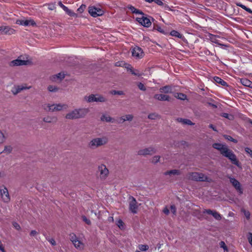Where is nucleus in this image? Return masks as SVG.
Returning a JSON list of instances; mask_svg holds the SVG:
<instances>
[{
	"label": "nucleus",
	"instance_id": "a211bd4d",
	"mask_svg": "<svg viewBox=\"0 0 252 252\" xmlns=\"http://www.w3.org/2000/svg\"><path fill=\"white\" fill-rule=\"evenodd\" d=\"M28 61L22 60L20 59L19 58H18L16 60L10 62V63H9V65L11 66H15L26 65L28 64Z\"/></svg>",
	"mask_w": 252,
	"mask_h": 252
},
{
	"label": "nucleus",
	"instance_id": "473e14b6",
	"mask_svg": "<svg viewBox=\"0 0 252 252\" xmlns=\"http://www.w3.org/2000/svg\"><path fill=\"white\" fill-rule=\"evenodd\" d=\"M7 139L6 135L0 130V145L3 144Z\"/></svg>",
	"mask_w": 252,
	"mask_h": 252
},
{
	"label": "nucleus",
	"instance_id": "a18cd8bd",
	"mask_svg": "<svg viewBox=\"0 0 252 252\" xmlns=\"http://www.w3.org/2000/svg\"><path fill=\"white\" fill-rule=\"evenodd\" d=\"M247 238L250 245L252 246V233L249 232L247 235Z\"/></svg>",
	"mask_w": 252,
	"mask_h": 252
},
{
	"label": "nucleus",
	"instance_id": "2eb2a0df",
	"mask_svg": "<svg viewBox=\"0 0 252 252\" xmlns=\"http://www.w3.org/2000/svg\"><path fill=\"white\" fill-rule=\"evenodd\" d=\"M136 20L144 27H149L151 25L150 19L144 15H142L141 18H137Z\"/></svg>",
	"mask_w": 252,
	"mask_h": 252
},
{
	"label": "nucleus",
	"instance_id": "c756f323",
	"mask_svg": "<svg viewBox=\"0 0 252 252\" xmlns=\"http://www.w3.org/2000/svg\"><path fill=\"white\" fill-rule=\"evenodd\" d=\"M56 121V118L48 116L43 118V121L47 123H51Z\"/></svg>",
	"mask_w": 252,
	"mask_h": 252
},
{
	"label": "nucleus",
	"instance_id": "de8ad7c7",
	"mask_svg": "<svg viewBox=\"0 0 252 252\" xmlns=\"http://www.w3.org/2000/svg\"><path fill=\"white\" fill-rule=\"evenodd\" d=\"M86 6L85 4H82L77 9V11L80 13H82L86 9Z\"/></svg>",
	"mask_w": 252,
	"mask_h": 252
},
{
	"label": "nucleus",
	"instance_id": "13d9d810",
	"mask_svg": "<svg viewBox=\"0 0 252 252\" xmlns=\"http://www.w3.org/2000/svg\"><path fill=\"white\" fill-rule=\"evenodd\" d=\"M220 246L221 248H222L224 250H226L227 246H226L225 243L223 241H221L220 242Z\"/></svg>",
	"mask_w": 252,
	"mask_h": 252
},
{
	"label": "nucleus",
	"instance_id": "4c0bfd02",
	"mask_svg": "<svg viewBox=\"0 0 252 252\" xmlns=\"http://www.w3.org/2000/svg\"><path fill=\"white\" fill-rule=\"evenodd\" d=\"M170 34L173 36L177 37L179 38L182 37V35L177 31L173 30L171 32Z\"/></svg>",
	"mask_w": 252,
	"mask_h": 252
},
{
	"label": "nucleus",
	"instance_id": "5701e85b",
	"mask_svg": "<svg viewBox=\"0 0 252 252\" xmlns=\"http://www.w3.org/2000/svg\"><path fill=\"white\" fill-rule=\"evenodd\" d=\"M74 247L78 250L82 251L84 249V244L81 241L78 239L73 244Z\"/></svg>",
	"mask_w": 252,
	"mask_h": 252
},
{
	"label": "nucleus",
	"instance_id": "a878e982",
	"mask_svg": "<svg viewBox=\"0 0 252 252\" xmlns=\"http://www.w3.org/2000/svg\"><path fill=\"white\" fill-rule=\"evenodd\" d=\"M12 151L13 147L11 145H5L3 151L0 153H4L8 155L11 153Z\"/></svg>",
	"mask_w": 252,
	"mask_h": 252
},
{
	"label": "nucleus",
	"instance_id": "3c124183",
	"mask_svg": "<svg viewBox=\"0 0 252 252\" xmlns=\"http://www.w3.org/2000/svg\"><path fill=\"white\" fill-rule=\"evenodd\" d=\"M13 227L17 229V230H20L21 229V227L20 225L16 222H13Z\"/></svg>",
	"mask_w": 252,
	"mask_h": 252
},
{
	"label": "nucleus",
	"instance_id": "37998d69",
	"mask_svg": "<svg viewBox=\"0 0 252 252\" xmlns=\"http://www.w3.org/2000/svg\"><path fill=\"white\" fill-rule=\"evenodd\" d=\"M68 15L72 17H77V14L72 11L71 10L68 9V10L66 11Z\"/></svg>",
	"mask_w": 252,
	"mask_h": 252
},
{
	"label": "nucleus",
	"instance_id": "8fccbe9b",
	"mask_svg": "<svg viewBox=\"0 0 252 252\" xmlns=\"http://www.w3.org/2000/svg\"><path fill=\"white\" fill-rule=\"evenodd\" d=\"M171 211L174 215H176V208L174 205H172L170 206Z\"/></svg>",
	"mask_w": 252,
	"mask_h": 252
},
{
	"label": "nucleus",
	"instance_id": "e433bc0d",
	"mask_svg": "<svg viewBox=\"0 0 252 252\" xmlns=\"http://www.w3.org/2000/svg\"><path fill=\"white\" fill-rule=\"evenodd\" d=\"M175 97L181 100H185L187 98V95L183 93H177Z\"/></svg>",
	"mask_w": 252,
	"mask_h": 252
},
{
	"label": "nucleus",
	"instance_id": "9b49d317",
	"mask_svg": "<svg viewBox=\"0 0 252 252\" xmlns=\"http://www.w3.org/2000/svg\"><path fill=\"white\" fill-rule=\"evenodd\" d=\"M89 13L94 17L101 16L104 13L103 11L101 9L96 8L94 6H90L89 7Z\"/></svg>",
	"mask_w": 252,
	"mask_h": 252
},
{
	"label": "nucleus",
	"instance_id": "393cba45",
	"mask_svg": "<svg viewBox=\"0 0 252 252\" xmlns=\"http://www.w3.org/2000/svg\"><path fill=\"white\" fill-rule=\"evenodd\" d=\"M133 119V116L131 114H128L120 117V119L122 121L121 123H124L125 121H131Z\"/></svg>",
	"mask_w": 252,
	"mask_h": 252
},
{
	"label": "nucleus",
	"instance_id": "412c9836",
	"mask_svg": "<svg viewBox=\"0 0 252 252\" xmlns=\"http://www.w3.org/2000/svg\"><path fill=\"white\" fill-rule=\"evenodd\" d=\"M154 98L160 101H170L169 95L163 94H156L154 96Z\"/></svg>",
	"mask_w": 252,
	"mask_h": 252
},
{
	"label": "nucleus",
	"instance_id": "bb28decb",
	"mask_svg": "<svg viewBox=\"0 0 252 252\" xmlns=\"http://www.w3.org/2000/svg\"><path fill=\"white\" fill-rule=\"evenodd\" d=\"M241 83L242 85L244 86L249 87L250 88H252V82L250 81L249 80L246 79V78H243L241 79Z\"/></svg>",
	"mask_w": 252,
	"mask_h": 252
},
{
	"label": "nucleus",
	"instance_id": "f704fd0d",
	"mask_svg": "<svg viewBox=\"0 0 252 252\" xmlns=\"http://www.w3.org/2000/svg\"><path fill=\"white\" fill-rule=\"evenodd\" d=\"M148 118L151 120H156L160 118V116L156 113L149 114Z\"/></svg>",
	"mask_w": 252,
	"mask_h": 252
},
{
	"label": "nucleus",
	"instance_id": "6ab92c4d",
	"mask_svg": "<svg viewBox=\"0 0 252 252\" xmlns=\"http://www.w3.org/2000/svg\"><path fill=\"white\" fill-rule=\"evenodd\" d=\"M31 88V86L30 87H26V86H17L14 87L12 90H11V92L12 94L14 95H16L20 92H21L22 91L27 89H29Z\"/></svg>",
	"mask_w": 252,
	"mask_h": 252
},
{
	"label": "nucleus",
	"instance_id": "20e7f679",
	"mask_svg": "<svg viewBox=\"0 0 252 252\" xmlns=\"http://www.w3.org/2000/svg\"><path fill=\"white\" fill-rule=\"evenodd\" d=\"M108 138L105 136L92 139L88 143V146L91 149H95L107 144Z\"/></svg>",
	"mask_w": 252,
	"mask_h": 252
},
{
	"label": "nucleus",
	"instance_id": "cd10ccee",
	"mask_svg": "<svg viewBox=\"0 0 252 252\" xmlns=\"http://www.w3.org/2000/svg\"><path fill=\"white\" fill-rule=\"evenodd\" d=\"M180 174H181L180 171L177 169H173V170H171L169 171H167L166 172H164V174L165 175H180Z\"/></svg>",
	"mask_w": 252,
	"mask_h": 252
},
{
	"label": "nucleus",
	"instance_id": "09e8293b",
	"mask_svg": "<svg viewBox=\"0 0 252 252\" xmlns=\"http://www.w3.org/2000/svg\"><path fill=\"white\" fill-rule=\"evenodd\" d=\"M83 220L87 224L91 225V221L90 220L87 218V217L85 216H83L82 217Z\"/></svg>",
	"mask_w": 252,
	"mask_h": 252
},
{
	"label": "nucleus",
	"instance_id": "39448f33",
	"mask_svg": "<svg viewBox=\"0 0 252 252\" xmlns=\"http://www.w3.org/2000/svg\"><path fill=\"white\" fill-rule=\"evenodd\" d=\"M84 100L88 103L92 102H105L107 101L106 98L103 95L100 94H91L88 96H85Z\"/></svg>",
	"mask_w": 252,
	"mask_h": 252
},
{
	"label": "nucleus",
	"instance_id": "423d86ee",
	"mask_svg": "<svg viewBox=\"0 0 252 252\" xmlns=\"http://www.w3.org/2000/svg\"><path fill=\"white\" fill-rule=\"evenodd\" d=\"M97 172L99 173L98 178L100 181H105L109 176V171L106 166L104 164H101L97 167Z\"/></svg>",
	"mask_w": 252,
	"mask_h": 252
},
{
	"label": "nucleus",
	"instance_id": "f257e3e1",
	"mask_svg": "<svg viewBox=\"0 0 252 252\" xmlns=\"http://www.w3.org/2000/svg\"><path fill=\"white\" fill-rule=\"evenodd\" d=\"M212 147L219 151L222 156L228 158L233 164L239 168H241V164L238 160L236 156L231 150L229 149L226 145L215 143L212 145Z\"/></svg>",
	"mask_w": 252,
	"mask_h": 252
},
{
	"label": "nucleus",
	"instance_id": "7ed1b4c3",
	"mask_svg": "<svg viewBox=\"0 0 252 252\" xmlns=\"http://www.w3.org/2000/svg\"><path fill=\"white\" fill-rule=\"evenodd\" d=\"M189 180L196 182H212V179L200 172H189L187 175Z\"/></svg>",
	"mask_w": 252,
	"mask_h": 252
},
{
	"label": "nucleus",
	"instance_id": "338daca9",
	"mask_svg": "<svg viewBox=\"0 0 252 252\" xmlns=\"http://www.w3.org/2000/svg\"><path fill=\"white\" fill-rule=\"evenodd\" d=\"M154 2L156 3L158 5H162L163 4V2L161 0H154Z\"/></svg>",
	"mask_w": 252,
	"mask_h": 252
},
{
	"label": "nucleus",
	"instance_id": "ea45409f",
	"mask_svg": "<svg viewBox=\"0 0 252 252\" xmlns=\"http://www.w3.org/2000/svg\"><path fill=\"white\" fill-rule=\"evenodd\" d=\"M111 94L113 95H123L124 94V93L123 91H116V90H112L110 92Z\"/></svg>",
	"mask_w": 252,
	"mask_h": 252
},
{
	"label": "nucleus",
	"instance_id": "2f4dec72",
	"mask_svg": "<svg viewBox=\"0 0 252 252\" xmlns=\"http://www.w3.org/2000/svg\"><path fill=\"white\" fill-rule=\"evenodd\" d=\"M214 79L216 83L221 84L222 86H227L226 82H225L224 80H223L219 77H215L214 78Z\"/></svg>",
	"mask_w": 252,
	"mask_h": 252
},
{
	"label": "nucleus",
	"instance_id": "052dcab7",
	"mask_svg": "<svg viewBox=\"0 0 252 252\" xmlns=\"http://www.w3.org/2000/svg\"><path fill=\"white\" fill-rule=\"evenodd\" d=\"M126 63L122 62H118L115 63V65L117 66H122L123 65L126 66Z\"/></svg>",
	"mask_w": 252,
	"mask_h": 252
},
{
	"label": "nucleus",
	"instance_id": "7c9ffc66",
	"mask_svg": "<svg viewBox=\"0 0 252 252\" xmlns=\"http://www.w3.org/2000/svg\"><path fill=\"white\" fill-rule=\"evenodd\" d=\"M219 37V36H217L213 34H210L209 35L210 39L212 42L215 43L220 45H222V44L219 43V40L217 39Z\"/></svg>",
	"mask_w": 252,
	"mask_h": 252
},
{
	"label": "nucleus",
	"instance_id": "a19ab883",
	"mask_svg": "<svg viewBox=\"0 0 252 252\" xmlns=\"http://www.w3.org/2000/svg\"><path fill=\"white\" fill-rule=\"evenodd\" d=\"M78 239V238L74 233L70 234V240L72 242L73 244L74 243L75 241H77Z\"/></svg>",
	"mask_w": 252,
	"mask_h": 252
},
{
	"label": "nucleus",
	"instance_id": "49530a36",
	"mask_svg": "<svg viewBox=\"0 0 252 252\" xmlns=\"http://www.w3.org/2000/svg\"><path fill=\"white\" fill-rule=\"evenodd\" d=\"M138 88L140 90H142V91H145L146 90V88L145 87V86H144V85L142 83H139L138 84Z\"/></svg>",
	"mask_w": 252,
	"mask_h": 252
},
{
	"label": "nucleus",
	"instance_id": "1a4fd4ad",
	"mask_svg": "<svg viewBox=\"0 0 252 252\" xmlns=\"http://www.w3.org/2000/svg\"><path fill=\"white\" fill-rule=\"evenodd\" d=\"M129 210L133 214H136L139 205L136 199L132 196L130 195L128 197Z\"/></svg>",
	"mask_w": 252,
	"mask_h": 252
},
{
	"label": "nucleus",
	"instance_id": "e2e57ef3",
	"mask_svg": "<svg viewBox=\"0 0 252 252\" xmlns=\"http://www.w3.org/2000/svg\"><path fill=\"white\" fill-rule=\"evenodd\" d=\"M38 234V233L36 230H33L31 231L30 235L31 236H35Z\"/></svg>",
	"mask_w": 252,
	"mask_h": 252
},
{
	"label": "nucleus",
	"instance_id": "c03bdc74",
	"mask_svg": "<svg viewBox=\"0 0 252 252\" xmlns=\"http://www.w3.org/2000/svg\"><path fill=\"white\" fill-rule=\"evenodd\" d=\"M224 137L225 139L230 141H232L235 143H237V140L236 139H235L234 138H233L231 136H229V135H224Z\"/></svg>",
	"mask_w": 252,
	"mask_h": 252
},
{
	"label": "nucleus",
	"instance_id": "69168bd1",
	"mask_svg": "<svg viewBox=\"0 0 252 252\" xmlns=\"http://www.w3.org/2000/svg\"><path fill=\"white\" fill-rule=\"evenodd\" d=\"M48 241L53 245H56V242L53 238H51L48 240Z\"/></svg>",
	"mask_w": 252,
	"mask_h": 252
},
{
	"label": "nucleus",
	"instance_id": "bf43d9fd",
	"mask_svg": "<svg viewBox=\"0 0 252 252\" xmlns=\"http://www.w3.org/2000/svg\"><path fill=\"white\" fill-rule=\"evenodd\" d=\"M244 215L245 217H246L247 220H249L250 218L251 214L250 212L244 211Z\"/></svg>",
	"mask_w": 252,
	"mask_h": 252
},
{
	"label": "nucleus",
	"instance_id": "4d7b16f0",
	"mask_svg": "<svg viewBox=\"0 0 252 252\" xmlns=\"http://www.w3.org/2000/svg\"><path fill=\"white\" fill-rule=\"evenodd\" d=\"M117 225L121 228L122 227H123L124 222L121 220H119L117 222Z\"/></svg>",
	"mask_w": 252,
	"mask_h": 252
},
{
	"label": "nucleus",
	"instance_id": "4be33fe9",
	"mask_svg": "<svg viewBox=\"0 0 252 252\" xmlns=\"http://www.w3.org/2000/svg\"><path fill=\"white\" fill-rule=\"evenodd\" d=\"M177 121L179 123H181L184 125H188L189 126H193L194 125L190 120L188 119H183L181 118H178L177 119Z\"/></svg>",
	"mask_w": 252,
	"mask_h": 252
},
{
	"label": "nucleus",
	"instance_id": "774afa93",
	"mask_svg": "<svg viewBox=\"0 0 252 252\" xmlns=\"http://www.w3.org/2000/svg\"><path fill=\"white\" fill-rule=\"evenodd\" d=\"M236 5L238 6L241 7V8H242L243 9H244L245 10L247 9V7L246 6H245L244 5H243L240 3H237Z\"/></svg>",
	"mask_w": 252,
	"mask_h": 252
},
{
	"label": "nucleus",
	"instance_id": "72a5a7b5",
	"mask_svg": "<svg viewBox=\"0 0 252 252\" xmlns=\"http://www.w3.org/2000/svg\"><path fill=\"white\" fill-rule=\"evenodd\" d=\"M192 215L195 217H196L198 219H202V215L201 214V212L199 209H194L193 211Z\"/></svg>",
	"mask_w": 252,
	"mask_h": 252
},
{
	"label": "nucleus",
	"instance_id": "79ce46f5",
	"mask_svg": "<svg viewBox=\"0 0 252 252\" xmlns=\"http://www.w3.org/2000/svg\"><path fill=\"white\" fill-rule=\"evenodd\" d=\"M139 249L142 251H146L149 249V246L147 245H140L139 246Z\"/></svg>",
	"mask_w": 252,
	"mask_h": 252
},
{
	"label": "nucleus",
	"instance_id": "f8f14e48",
	"mask_svg": "<svg viewBox=\"0 0 252 252\" xmlns=\"http://www.w3.org/2000/svg\"><path fill=\"white\" fill-rule=\"evenodd\" d=\"M132 55L136 59H141L144 57V53L140 47L136 46L132 49Z\"/></svg>",
	"mask_w": 252,
	"mask_h": 252
},
{
	"label": "nucleus",
	"instance_id": "0eeeda50",
	"mask_svg": "<svg viewBox=\"0 0 252 252\" xmlns=\"http://www.w3.org/2000/svg\"><path fill=\"white\" fill-rule=\"evenodd\" d=\"M44 109L48 112H55L61 111L63 108L66 109L67 108V105L65 104H47L45 105Z\"/></svg>",
	"mask_w": 252,
	"mask_h": 252
},
{
	"label": "nucleus",
	"instance_id": "6e6552de",
	"mask_svg": "<svg viewBox=\"0 0 252 252\" xmlns=\"http://www.w3.org/2000/svg\"><path fill=\"white\" fill-rule=\"evenodd\" d=\"M156 153V148L153 146H150L139 150L137 152V155L140 156L146 157L152 156Z\"/></svg>",
	"mask_w": 252,
	"mask_h": 252
},
{
	"label": "nucleus",
	"instance_id": "680f3d73",
	"mask_svg": "<svg viewBox=\"0 0 252 252\" xmlns=\"http://www.w3.org/2000/svg\"><path fill=\"white\" fill-rule=\"evenodd\" d=\"M162 212L166 215H168L169 214V210L167 207L163 208Z\"/></svg>",
	"mask_w": 252,
	"mask_h": 252
},
{
	"label": "nucleus",
	"instance_id": "6e6d98bb",
	"mask_svg": "<svg viewBox=\"0 0 252 252\" xmlns=\"http://www.w3.org/2000/svg\"><path fill=\"white\" fill-rule=\"evenodd\" d=\"M125 67L127 69L129 70L130 73H131L132 71H134V69L130 64H126Z\"/></svg>",
	"mask_w": 252,
	"mask_h": 252
},
{
	"label": "nucleus",
	"instance_id": "4468645a",
	"mask_svg": "<svg viewBox=\"0 0 252 252\" xmlns=\"http://www.w3.org/2000/svg\"><path fill=\"white\" fill-rule=\"evenodd\" d=\"M230 182L240 194L243 193V189L241 188L240 182L234 178L229 177Z\"/></svg>",
	"mask_w": 252,
	"mask_h": 252
},
{
	"label": "nucleus",
	"instance_id": "58836bf2",
	"mask_svg": "<svg viewBox=\"0 0 252 252\" xmlns=\"http://www.w3.org/2000/svg\"><path fill=\"white\" fill-rule=\"evenodd\" d=\"M48 90L51 92H55L58 90V88L55 86L50 85L48 87Z\"/></svg>",
	"mask_w": 252,
	"mask_h": 252
},
{
	"label": "nucleus",
	"instance_id": "dca6fc26",
	"mask_svg": "<svg viewBox=\"0 0 252 252\" xmlns=\"http://www.w3.org/2000/svg\"><path fill=\"white\" fill-rule=\"evenodd\" d=\"M16 23L18 25H23L24 26L36 25L35 22L33 20H17Z\"/></svg>",
	"mask_w": 252,
	"mask_h": 252
},
{
	"label": "nucleus",
	"instance_id": "864d4df0",
	"mask_svg": "<svg viewBox=\"0 0 252 252\" xmlns=\"http://www.w3.org/2000/svg\"><path fill=\"white\" fill-rule=\"evenodd\" d=\"M58 4H59V5L60 7H62V8L64 10V11H65V12H66V11L68 10V9L66 6H65V5H64L62 3V2L61 1H59V2H58Z\"/></svg>",
	"mask_w": 252,
	"mask_h": 252
},
{
	"label": "nucleus",
	"instance_id": "603ef678",
	"mask_svg": "<svg viewBox=\"0 0 252 252\" xmlns=\"http://www.w3.org/2000/svg\"><path fill=\"white\" fill-rule=\"evenodd\" d=\"M154 29L158 31V32H159L161 33H164L163 30L161 28V27H160L158 25L155 26L154 27Z\"/></svg>",
	"mask_w": 252,
	"mask_h": 252
},
{
	"label": "nucleus",
	"instance_id": "c9c22d12",
	"mask_svg": "<svg viewBox=\"0 0 252 252\" xmlns=\"http://www.w3.org/2000/svg\"><path fill=\"white\" fill-rule=\"evenodd\" d=\"M160 156L158 155L152 157L151 159L152 163L157 164L160 161Z\"/></svg>",
	"mask_w": 252,
	"mask_h": 252
},
{
	"label": "nucleus",
	"instance_id": "9d476101",
	"mask_svg": "<svg viewBox=\"0 0 252 252\" xmlns=\"http://www.w3.org/2000/svg\"><path fill=\"white\" fill-rule=\"evenodd\" d=\"M0 194L1 199L3 202L8 203L10 202V196L6 187L3 186L2 188L0 189Z\"/></svg>",
	"mask_w": 252,
	"mask_h": 252
},
{
	"label": "nucleus",
	"instance_id": "b1692460",
	"mask_svg": "<svg viewBox=\"0 0 252 252\" xmlns=\"http://www.w3.org/2000/svg\"><path fill=\"white\" fill-rule=\"evenodd\" d=\"M100 120L102 122L109 123L113 122L114 119L110 117L109 115L103 114L100 117Z\"/></svg>",
	"mask_w": 252,
	"mask_h": 252
},
{
	"label": "nucleus",
	"instance_id": "aec40b11",
	"mask_svg": "<svg viewBox=\"0 0 252 252\" xmlns=\"http://www.w3.org/2000/svg\"><path fill=\"white\" fill-rule=\"evenodd\" d=\"M65 77V74L62 72L58 73L56 75H53L51 77V79L53 81H61Z\"/></svg>",
	"mask_w": 252,
	"mask_h": 252
},
{
	"label": "nucleus",
	"instance_id": "c85d7f7f",
	"mask_svg": "<svg viewBox=\"0 0 252 252\" xmlns=\"http://www.w3.org/2000/svg\"><path fill=\"white\" fill-rule=\"evenodd\" d=\"M171 88L170 86L167 85L159 89V91L163 93H169L171 92Z\"/></svg>",
	"mask_w": 252,
	"mask_h": 252
},
{
	"label": "nucleus",
	"instance_id": "5fc2aeb1",
	"mask_svg": "<svg viewBox=\"0 0 252 252\" xmlns=\"http://www.w3.org/2000/svg\"><path fill=\"white\" fill-rule=\"evenodd\" d=\"M245 151L247 153L249 154L252 158V150L250 148L247 147L245 148Z\"/></svg>",
	"mask_w": 252,
	"mask_h": 252
},
{
	"label": "nucleus",
	"instance_id": "ddd939ff",
	"mask_svg": "<svg viewBox=\"0 0 252 252\" xmlns=\"http://www.w3.org/2000/svg\"><path fill=\"white\" fill-rule=\"evenodd\" d=\"M16 32V31L11 28L8 26L0 27V35L3 34H8L11 35L14 34Z\"/></svg>",
	"mask_w": 252,
	"mask_h": 252
},
{
	"label": "nucleus",
	"instance_id": "f3484780",
	"mask_svg": "<svg viewBox=\"0 0 252 252\" xmlns=\"http://www.w3.org/2000/svg\"><path fill=\"white\" fill-rule=\"evenodd\" d=\"M203 213L204 214H207L211 215L217 220H220L221 219V216L216 211L212 210L211 209H204Z\"/></svg>",
	"mask_w": 252,
	"mask_h": 252
},
{
	"label": "nucleus",
	"instance_id": "f03ea898",
	"mask_svg": "<svg viewBox=\"0 0 252 252\" xmlns=\"http://www.w3.org/2000/svg\"><path fill=\"white\" fill-rule=\"evenodd\" d=\"M89 112V109L88 108H76L67 113L65 118L66 119L69 120L84 118Z\"/></svg>",
	"mask_w": 252,
	"mask_h": 252
},
{
	"label": "nucleus",
	"instance_id": "0e129e2a",
	"mask_svg": "<svg viewBox=\"0 0 252 252\" xmlns=\"http://www.w3.org/2000/svg\"><path fill=\"white\" fill-rule=\"evenodd\" d=\"M127 8H128L129 10H130L131 11V12H132V13H134L135 11L136 10V8H135L134 6H132V5H128V6H127Z\"/></svg>",
	"mask_w": 252,
	"mask_h": 252
}]
</instances>
